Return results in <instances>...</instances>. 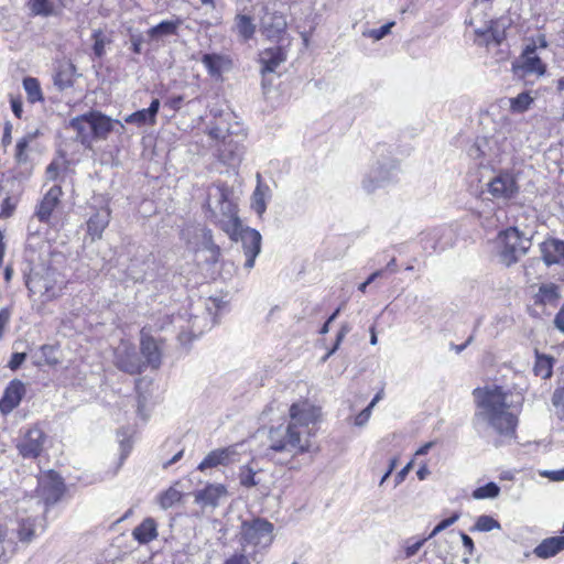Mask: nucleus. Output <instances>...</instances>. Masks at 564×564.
<instances>
[{"label":"nucleus","instance_id":"680f3d73","mask_svg":"<svg viewBox=\"0 0 564 564\" xmlns=\"http://www.w3.org/2000/svg\"><path fill=\"white\" fill-rule=\"evenodd\" d=\"M25 354L24 352H15L12 355L11 360L9 361V367L14 370L19 368L22 362L25 360Z\"/></svg>","mask_w":564,"mask_h":564},{"label":"nucleus","instance_id":"bf43d9fd","mask_svg":"<svg viewBox=\"0 0 564 564\" xmlns=\"http://www.w3.org/2000/svg\"><path fill=\"white\" fill-rule=\"evenodd\" d=\"M423 543H424V540H419L413 543H409L404 550L405 557L414 556L419 552V550L422 547Z\"/></svg>","mask_w":564,"mask_h":564},{"label":"nucleus","instance_id":"a211bd4d","mask_svg":"<svg viewBox=\"0 0 564 564\" xmlns=\"http://www.w3.org/2000/svg\"><path fill=\"white\" fill-rule=\"evenodd\" d=\"M24 394L25 386L22 381L18 379L10 381L0 400V412L2 414L12 412L20 404Z\"/></svg>","mask_w":564,"mask_h":564},{"label":"nucleus","instance_id":"8fccbe9b","mask_svg":"<svg viewBox=\"0 0 564 564\" xmlns=\"http://www.w3.org/2000/svg\"><path fill=\"white\" fill-rule=\"evenodd\" d=\"M393 24H394L393 22H389V23L380 26L379 29H373V30L364 32V35L368 36V37H372L376 41H379L390 33Z\"/></svg>","mask_w":564,"mask_h":564},{"label":"nucleus","instance_id":"0e129e2a","mask_svg":"<svg viewBox=\"0 0 564 564\" xmlns=\"http://www.w3.org/2000/svg\"><path fill=\"white\" fill-rule=\"evenodd\" d=\"M412 466H413V462L411 460L410 463H408L397 475H395V478H394V481H395V486L400 485L406 477V475L409 474V471L412 469Z\"/></svg>","mask_w":564,"mask_h":564},{"label":"nucleus","instance_id":"052dcab7","mask_svg":"<svg viewBox=\"0 0 564 564\" xmlns=\"http://www.w3.org/2000/svg\"><path fill=\"white\" fill-rule=\"evenodd\" d=\"M541 475L551 479L552 481H563L564 480V469L545 470Z\"/></svg>","mask_w":564,"mask_h":564},{"label":"nucleus","instance_id":"aec40b11","mask_svg":"<svg viewBox=\"0 0 564 564\" xmlns=\"http://www.w3.org/2000/svg\"><path fill=\"white\" fill-rule=\"evenodd\" d=\"M61 196L62 188L58 185H54L53 187H51L48 192L44 195L35 213L36 217L41 221H48L53 210L59 203Z\"/></svg>","mask_w":564,"mask_h":564},{"label":"nucleus","instance_id":"1a4fd4ad","mask_svg":"<svg viewBox=\"0 0 564 564\" xmlns=\"http://www.w3.org/2000/svg\"><path fill=\"white\" fill-rule=\"evenodd\" d=\"M519 185L513 173L499 171L488 183V193L498 200H510L519 193Z\"/></svg>","mask_w":564,"mask_h":564},{"label":"nucleus","instance_id":"20e7f679","mask_svg":"<svg viewBox=\"0 0 564 564\" xmlns=\"http://www.w3.org/2000/svg\"><path fill=\"white\" fill-rule=\"evenodd\" d=\"M118 123L121 128L123 124L118 120L97 110H90L84 115L72 118L66 129L75 132V140L86 149H91L94 141L106 140L113 130V124Z\"/></svg>","mask_w":564,"mask_h":564},{"label":"nucleus","instance_id":"4c0bfd02","mask_svg":"<svg viewBox=\"0 0 564 564\" xmlns=\"http://www.w3.org/2000/svg\"><path fill=\"white\" fill-rule=\"evenodd\" d=\"M500 494V487L496 482H488L485 486L476 488L471 496L476 500L495 499Z\"/></svg>","mask_w":564,"mask_h":564},{"label":"nucleus","instance_id":"864d4df0","mask_svg":"<svg viewBox=\"0 0 564 564\" xmlns=\"http://www.w3.org/2000/svg\"><path fill=\"white\" fill-rule=\"evenodd\" d=\"M6 535L7 530L0 524V564H7L11 557V554L6 551L3 545Z\"/></svg>","mask_w":564,"mask_h":564},{"label":"nucleus","instance_id":"79ce46f5","mask_svg":"<svg viewBox=\"0 0 564 564\" xmlns=\"http://www.w3.org/2000/svg\"><path fill=\"white\" fill-rule=\"evenodd\" d=\"M31 11L36 15H52L55 8L52 0H31Z\"/></svg>","mask_w":564,"mask_h":564},{"label":"nucleus","instance_id":"7c9ffc66","mask_svg":"<svg viewBox=\"0 0 564 564\" xmlns=\"http://www.w3.org/2000/svg\"><path fill=\"white\" fill-rule=\"evenodd\" d=\"M181 20L176 21H162L158 25L151 28L148 31L149 36L152 40H159L164 36L175 35L177 33V29L181 25Z\"/></svg>","mask_w":564,"mask_h":564},{"label":"nucleus","instance_id":"6ab92c4d","mask_svg":"<svg viewBox=\"0 0 564 564\" xmlns=\"http://www.w3.org/2000/svg\"><path fill=\"white\" fill-rule=\"evenodd\" d=\"M238 453L235 446L212 451L198 465L199 470L213 468L218 465H228L237 460Z\"/></svg>","mask_w":564,"mask_h":564},{"label":"nucleus","instance_id":"ea45409f","mask_svg":"<svg viewBox=\"0 0 564 564\" xmlns=\"http://www.w3.org/2000/svg\"><path fill=\"white\" fill-rule=\"evenodd\" d=\"M487 147V141L485 139L477 140L468 150V155L475 160L478 161L477 164L479 166H487L490 165L492 162H484L486 152L485 148Z\"/></svg>","mask_w":564,"mask_h":564},{"label":"nucleus","instance_id":"f3484780","mask_svg":"<svg viewBox=\"0 0 564 564\" xmlns=\"http://www.w3.org/2000/svg\"><path fill=\"white\" fill-rule=\"evenodd\" d=\"M395 173L391 169L382 165L372 167L362 181V188L368 193H373L377 188L383 187L394 181Z\"/></svg>","mask_w":564,"mask_h":564},{"label":"nucleus","instance_id":"473e14b6","mask_svg":"<svg viewBox=\"0 0 564 564\" xmlns=\"http://www.w3.org/2000/svg\"><path fill=\"white\" fill-rule=\"evenodd\" d=\"M23 88L26 93L28 100L31 104L43 101V94L40 82L34 77H25L23 79Z\"/></svg>","mask_w":564,"mask_h":564},{"label":"nucleus","instance_id":"39448f33","mask_svg":"<svg viewBox=\"0 0 564 564\" xmlns=\"http://www.w3.org/2000/svg\"><path fill=\"white\" fill-rule=\"evenodd\" d=\"M229 195V189L225 185L215 186L209 194L215 199V206L210 202L209 207L220 228L228 236H232L237 228H240L241 221L237 215V205L230 199Z\"/></svg>","mask_w":564,"mask_h":564},{"label":"nucleus","instance_id":"a878e982","mask_svg":"<svg viewBox=\"0 0 564 564\" xmlns=\"http://www.w3.org/2000/svg\"><path fill=\"white\" fill-rule=\"evenodd\" d=\"M110 220L108 210H100L91 216L87 223V232L93 240L101 238V235Z\"/></svg>","mask_w":564,"mask_h":564},{"label":"nucleus","instance_id":"774afa93","mask_svg":"<svg viewBox=\"0 0 564 564\" xmlns=\"http://www.w3.org/2000/svg\"><path fill=\"white\" fill-rule=\"evenodd\" d=\"M555 327L564 334V305L561 307L554 318Z\"/></svg>","mask_w":564,"mask_h":564},{"label":"nucleus","instance_id":"a18cd8bd","mask_svg":"<svg viewBox=\"0 0 564 564\" xmlns=\"http://www.w3.org/2000/svg\"><path fill=\"white\" fill-rule=\"evenodd\" d=\"M552 404L555 409V415L558 420L564 421V386L555 389L552 395Z\"/></svg>","mask_w":564,"mask_h":564},{"label":"nucleus","instance_id":"7ed1b4c3","mask_svg":"<svg viewBox=\"0 0 564 564\" xmlns=\"http://www.w3.org/2000/svg\"><path fill=\"white\" fill-rule=\"evenodd\" d=\"M214 120L210 121L205 130L206 134L218 141V158L228 166H238L245 153L243 142L247 133L243 127L236 121V116L231 111H214Z\"/></svg>","mask_w":564,"mask_h":564},{"label":"nucleus","instance_id":"5701e85b","mask_svg":"<svg viewBox=\"0 0 564 564\" xmlns=\"http://www.w3.org/2000/svg\"><path fill=\"white\" fill-rule=\"evenodd\" d=\"M286 58L285 51L281 46H275L264 50L260 54V62L262 63V73H272L276 67Z\"/></svg>","mask_w":564,"mask_h":564},{"label":"nucleus","instance_id":"58836bf2","mask_svg":"<svg viewBox=\"0 0 564 564\" xmlns=\"http://www.w3.org/2000/svg\"><path fill=\"white\" fill-rule=\"evenodd\" d=\"M124 122L142 127L145 124H155L154 118L148 112L147 109L138 110L124 118Z\"/></svg>","mask_w":564,"mask_h":564},{"label":"nucleus","instance_id":"423d86ee","mask_svg":"<svg viewBox=\"0 0 564 564\" xmlns=\"http://www.w3.org/2000/svg\"><path fill=\"white\" fill-rule=\"evenodd\" d=\"M499 259L507 267L518 262L531 248V238L519 231L517 227H510L499 234Z\"/></svg>","mask_w":564,"mask_h":564},{"label":"nucleus","instance_id":"6e6552de","mask_svg":"<svg viewBox=\"0 0 564 564\" xmlns=\"http://www.w3.org/2000/svg\"><path fill=\"white\" fill-rule=\"evenodd\" d=\"M26 286L31 294L39 295L43 302L51 301L61 291L55 272L51 270L32 273L26 280Z\"/></svg>","mask_w":564,"mask_h":564},{"label":"nucleus","instance_id":"338daca9","mask_svg":"<svg viewBox=\"0 0 564 564\" xmlns=\"http://www.w3.org/2000/svg\"><path fill=\"white\" fill-rule=\"evenodd\" d=\"M59 166L56 162H52L46 167V178L50 181H54L58 176Z\"/></svg>","mask_w":564,"mask_h":564},{"label":"nucleus","instance_id":"4be33fe9","mask_svg":"<svg viewBox=\"0 0 564 564\" xmlns=\"http://www.w3.org/2000/svg\"><path fill=\"white\" fill-rule=\"evenodd\" d=\"M542 259L546 265L564 262V241L549 239L541 245Z\"/></svg>","mask_w":564,"mask_h":564},{"label":"nucleus","instance_id":"e2e57ef3","mask_svg":"<svg viewBox=\"0 0 564 564\" xmlns=\"http://www.w3.org/2000/svg\"><path fill=\"white\" fill-rule=\"evenodd\" d=\"M382 275H383V270H377V271H375L373 273H371V274L368 276V279H367L364 283H361V284L358 286L359 291H361L362 293H365V292H366L367 286H368V285H370V283H372L377 278H380V276H382Z\"/></svg>","mask_w":564,"mask_h":564},{"label":"nucleus","instance_id":"de8ad7c7","mask_svg":"<svg viewBox=\"0 0 564 564\" xmlns=\"http://www.w3.org/2000/svg\"><path fill=\"white\" fill-rule=\"evenodd\" d=\"M150 384H151V380H149L147 378L138 379L135 382V389L139 394V400H138L139 412H141L144 406V403L147 401V390Z\"/></svg>","mask_w":564,"mask_h":564},{"label":"nucleus","instance_id":"2f4dec72","mask_svg":"<svg viewBox=\"0 0 564 564\" xmlns=\"http://www.w3.org/2000/svg\"><path fill=\"white\" fill-rule=\"evenodd\" d=\"M467 23L471 26H475L474 33L476 35V41L479 44H489V33L491 32L492 25H495V22L492 20H486L480 24L476 23L475 18H470Z\"/></svg>","mask_w":564,"mask_h":564},{"label":"nucleus","instance_id":"2eb2a0df","mask_svg":"<svg viewBox=\"0 0 564 564\" xmlns=\"http://www.w3.org/2000/svg\"><path fill=\"white\" fill-rule=\"evenodd\" d=\"M228 495L227 488L221 484H209L202 490L195 492V502L203 509H215L219 506L221 499Z\"/></svg>","mask_w":564,"mask_h":564},{"label":"nucleus","instance_id":"bb28decb","mask_svg":"<svg viewBox=\"0 0 564 564\" xmlns=\"http://www.w3.org/2000/svg\"><path fill=\"white\" fill-rule=\"evenodd\" d=\"M257 187L252 194V208L261 216L267 209V198L270 196V188L268 185L262 184L261 175L257 174Z\"/></svg>","mask_w":564,"mask_h":564},{"label":"nucleus","instance_id":"f8f14e48","mask_svg":"<svg viewBox=\"0 0 564 564\" xmlns=\"http://www.w3.org/2000/svg\"><path fill=\"white\" fill-rule=\"evenodd\" d=\"M115 365L120 370L133 375L140 372L144 364L140 361L131 344L121 341L115 350Z\"/></svg>","mask_w":564,"mask_h":564},{"label":"nucleus","instance_id":"b1692460","mask_svg":"<svg viewBox=\"0 0 564 564\" xmlns=\"http://www.w3.org/2000/svg\"><path fill=\"white\" fill-rule=\"evenodd\" d=\"M564 550V535L544 539L533 553L540 558H550Z\"/></svg>","mask_w":564,"mask_h":564},{"label":"nucleus","instance_id":"69168bd1","mask_svg":"<svg viewBox=\"0 0 564 564\" xmlns=\"http://www.w3.org/2000/svg\"><path fill=\"white\" fill-rule=\"evenodd\" d=\"M460 538H462V542H463L464 547L466 549L467 554L473 555V553L475 551V545H474V541L471 540V538L463 532L460 533Z\"/></svg>","mask_w":564,"mask_h":564},{"label":"nucleus","instance_id":"dca6fc26","mask_svg":"<svg viewBox=\"0 0 564 564\" xmlns=\"http://www.w3.org/2000/svg\"><path fill=\"white\" fill-rule=\"evenodd\" d=\"M151 330L152 328L148 326L141 329L140 346L145 364L156 369L161 365V350L158 343L151 337Z\"/></svg>","mask_w":564,"mask_h":564},{"label":"nucleus","instance_id":"c85d7f7f","mask_svg":"<svg viewBox=\"0 0 564 564\" xmlns=\"http://www.w3.org/2000/svg\"><path fill=\"white\" fill-rule=\"evenodd\" d=\"M75 66L72 63L61 64L54 76V85L59 89L64 90L69 88L74 84Z\"/></svg>","mask_w":564,"mask_h":564},{"label":"nucleus","instance_id":"c756f323","mask_svg":"<svg viewBox=\"0 0 564 564\" xmlns=\"http://www.w3.org/2000/svg\"><path fill=\"white\" fill-rule=\"evenodd\" d=\"M180 481H176L173 486L161 492L156 500L161 509L167 510L181 501L183 491L178 489Z\"/></svg>","mask_w":564,"mask_h":564},{"label":"nucleus","instance_id":"f03ea898","mask_svg":"<svg viewBox=\"0 0 564 564\" xmlns=\"http://www.w3.org/2000/svg\"><path fill=\"white\" fill-rule=\"evenodd\" d=\"M477 405L475 420L487 422L499 434H513L518 425L516 411L521 406V398L505 391L501 387H486L474 390Z\"/></svg>","mask_w":564,"mask_h":564},{"label":"nucleus","instance_id":"0eeeda50","mask_svg":"<svg viewBox=\"0 0 564 564\" xmlns=\"http://www.w3.org/2000/svg\"><path fill=\"white\" fill-rule=\"evenodd\" d=\"M241 544L243 547H268L273 541V524L267 519L256 518L243 521L240 527Z\"/></svg>","mask_w":564,"mask_h":564},{"label":"nucleus","instance_id":"c03bdc74","mask_svg":"<svg viewBox=\"0 0 564 564\" xmlns=\"http://www.w3.org/2000/svg\"><path fill=\"white\" fill-rule=\"evenodd\" d=\"M34 522L31 519L22 520L18 529V536L21 542H31L34 538Z\"/></svg>","mask_w":564,"mask_h":564},{"label":"nucleus","instance_id":"49530a36","mask_svg":"<svg viewBox=\"0 0 564 564\" xmlns=\"http://www.w3.org/2000/svg\"><path fill=\"white\" fill-rule=\"evenodd\" d=\"M240 485L247 488L254 487L259 484L256 479V473L248 466H242L239 473Z\"/></svg>","mask_w":564,"mask_h":564},{"label":"nucleus","instance_id":"3c124183","mask_svg":"<svg viewBox=\"0 0 564 564\" xmlns=\"http://www.w3.org/2000/svg\"><path fill=\"white\" fill-rule=\"evenodd\" d=\"M15 209V202L12 197L7 196L1 204L0 218H9Z\"/></svg>","mask_w":564,"mask_h":564},{"label":"nucleus","instance_id":"c9c22d12","mask_svg":"<svg viewBox=\"0 0 564 564\" xmlns=\"http://www.w3.org/2000/svg\"><path fill=\"white\" fill-rule=\"evenodd\" d=\"M533 100L534 97H532L530 93L523 91L510 99V109L517 113L525 112L531 107Z\"/></svg>","mask_w":564,"mask_h":564},{"label":"nucleus","instance_id":"9b49d317","mask_svg":"<svg viewBox=\"0 0 564 564\" xmlns=\"http://www.w3.org/2000/svg\"><path fill=\"white\" fill-rule=\"evenodd\" d=\"M65 491V485L57 473L48 470L39 478L37 492L45 505L56 503Z\"/></svg>","mask_w":564,"mask_h":564},{"label":"nucleus","instance_id":"393cba45","mask_svg":"<svg viewBox=\"0 0 564 564\" xmlns=\"http://www.w3.org/2000/svg\"><path fill=\"white\" fill-rule=\"evenodd\" d=\"M132 536L140 544H147L158 536V525L153 518H145L132 531Z\"/></svg>","mask_w":564,"mask_h":564},{"label":"nucleus","instance_id":"f704fd0d","mask_svg":"<svg viewBox=\"0 0 564 564\" xmlns=\"http://www.w3.org/2000/svg\"><path fill=\"white\" fill-rule=\"evenodd\" d=\"M553 358L545 355H536L534 364V373L542 379H547L552 376Z\"/></svg>","mask_w":564,"mask_h":564},{"label":"nucleus","instance_id":"6e6d98bb","mask_svg":"<svg viewBox=\"0 0 564 564\" xmlns=\"http://www.w3.org/2000/svg\"><path fill=\"white\" fill-rule=\"evenodd\" d=\"M349 328L347 326H343L337 334L336 343L334 347L326 354V356L323 358V360H327L339 347L340 343L343 341L344 337L348 333Z\"/></svg>","mask_w":564,"mask_h":564},{"label":"nucleus","instance_id":"13d9d810","mask_svg":"<svg viewBox=\"0 0 564 564\" xmlns=\"http://www.w3.org/2000/svg\"><path fill=\"white\" fill-rule=\"evenodd\" d=\"M371 410H372V408H369V405H368L366 409H364V410H362V411H361V412L356 416V419H355V424H356L357 426H364V425L368 422V420H369V417H370V415H371Z\"/></svg>","mask_w":564,"mask_h":564},{"label":"nucleus","instance_id":"ddd939ff","mask_svg":"<svg viewBox=\"0 0 564 564\" xmlns=\"http://www.w3.org/2000/svg\"><path fill=\"white\" fill-rule=\"evenodd\" d=\"M45 434L34 426L30 429L18 444L19 453L24 458H36L43 451Z\"/></svg>","mask_w":564,"mask_h":564},{"label":"nucleus","instance_id":"09e8293b","mask_svg":"<svg viewBox=\"0 0 564 564\" xmlns=\"http://www.w3.org/2000/svg\"><path fill=\"white\" fill-rule=\"evenodd\" d=\"M41 354L44 357L45 364L48 366H55L59 362L57 349L52 345H43L41 347Z\"/></svg>","mask_w":564,"mask_h":564},{"label":"nucleus","instance_id":"e433bc0d","mask_svg":"<svg viewBox=\"0 0 564 564\" xmlns=\"http://www.w3.org/2000/svg\"><path fill=\"white\" fill-rule=\"evenodd\" d=\"M202 63L207 68L209 75L212 76H220L224 57L218 54H204L202 58Z\"/></svg>","mask_w":564,"mask_h":564},{"label":"nucleus","instance_id":"a19ab883","mask_svg":"<svg viewBox=\"0 0 564 564\" xmlns=\"http://www.w3.org/2000/svg\"><path fill=\"white\" fill-rule=\"evenodd\" d=\"M495 529H500V523L490 516H480L476 520L471 531L489 532Z\"/></svg>","mask_w":564,"mask_h":564},{"label":"nucleus","instance_id":"37998d69","mask_svg":"<svg viewBox=\"0 0 564 564\" xmlns=\"http://www.w3.org/2000/svg\"><path fill=\"white\" fill-rule=\"evenodd\" d=\"M35 137L36 133H29L28 135L23 137L18 141L15 147V159L18 162L22 163L28 161L29 156L26 151L30 142H32L35 139Z\"/></svg>","mask_w":564,"mask_h":564},{"label":"nucleus","instance_id":"9d476101","mask_svg":"<svg viewBox=\"0 0 564 564\" xmlns=\"http://www.w3.org/2000/svg\"><path fill=\"white\" fill-rule=\"evenodd\" d=\"M232 240H240L242 243L243 254L246 257L245 268L251 270L254 267L256 258L261 252V235L258 230L242 227L237 228L235 235L229 236Z\"/></svg>","mask_w":564,"mask_h":564},{"label":"nucleus","instance_id":"72a5a7b5","mask_svg":"<svg viewBox=\"0 0 564 564\" xmlns=\"http://www.w3.org/2000/svg\"><path fill=\"white\" fill-rule=\"evenodd\" d=\"M236 30L238 34L245 40H250L256 31V25L252 22V19L245 14H238L236 17L235 23Z\"/></svg>","mask_w":564,"mask_h":564},{"label":"nucleus","instance_id":"f257e3e1","mask_svg":"<svg viewBox=\"0 0 564 564\" xmlns=\"http://www.w3.org/2000/svg\"><path fill=\"white\" fill-rule=\"evenodd\" d=\"M318 410L307 401L295 402L289 410V422L271 427L269 447L271 457L288 454L291 458L310 453L313 448L314 424Z\"/></svg>","mask_w":564,"mask_h":564},{"label":"nucleus","instance_id":"4d7b16f0","mask_svg":"<svg viewBox=\"0 0 564 564\" xmlns=\"http://www.w3.org/2000/svg\"><path fill=\"white\" fill-rule=\"evenodd\" d=\"M10 105H11V109H12V112L14 113V116L20 119L23 113L21 98L11 95L10 96Z\"/></svg>","mask_w":564,"mask_h":564},{"label":"nucleus","instance_id":"603ef678","mask_svg":"<svg viewBox=\"0 0 564 564\" xmlns=\"http://www.w3.org/2000/svg\"><path fill=\"white\" fill-rule=\"evenodd\" d=\"M95 43L93 46L94 53L97 57H101L105 54V37L102 36L101 32H95L94 33Z\"/></svg>","mask_w":564,"mask_h":564},{"label":"nucleus","instance_id":"4468645a","mask_svg":"<svg viewBox=\"0 0 564 564\" xmlns=\"http://www.w3.org/2000/svg\"><path fill=\"white\" fill-rule=\"evenodd\" d=\"M288 22L284 14L265 11L260 20V31L269 40H279L285 33Z\"/></svg>","mask_w":564,"mask_h":564},{"label":"nucleus","instance_id":"cd10ccee","mask_svg":"<svg viewBox=\"0 0 564 564\" xmlns=\"http://www.w3.org/2000/svg\"><path fill=\"white\" fill-rule=\"evenodd\" d=\"M560 288L554 283L541 284L535 295V303L555 305L560 300Z\"/></svg>","mask_w":564,"mask_h":564},{"label":"nucleus","instance_id":"412c9836","mask_svg":"<svg viewBox=\"0 0 564 564\" xmlns=\"http://www.w3.org/2000/svg\"><path fill=\"white\" fill-rule=\"evenodd\" d=\"M524 73L542 76L546 72V65L536 55V46L528 45L521 55V66Z\"/></svg>","mask_w":564,"mask_h":564},{"label":"nucleus","instance_id":"5fc2aeb1","mask_svg":"<svg viewBox=\"0 0 564 564\" xmlns=\"http://www.w3.org/2000/svg\"><path fill=\"white\" fill-rule=\"evenodd\" d=\"M349 328L347 326H343L337 334L336 343L334 347L326 354V356L323 358V360H327L339 347L340 343L343 341L344 337L348 333Z\"/></svg>","mask_w":564,"mask_h":564}]
</instances>
